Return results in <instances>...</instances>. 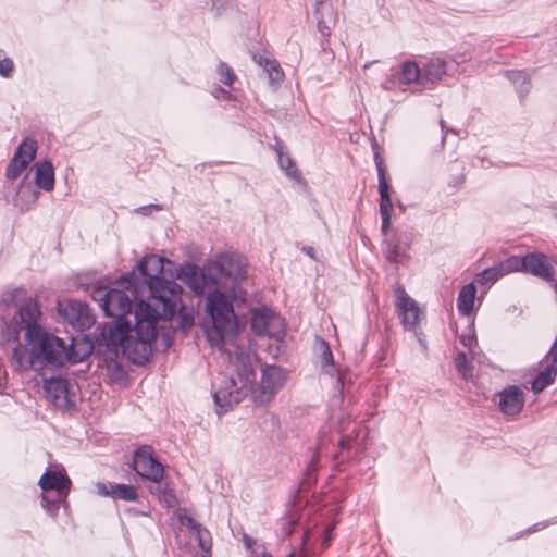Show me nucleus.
<instances>
[{
  "label": "nucleus",
  "instance_id": "obj_44",
  "mask_svg": "<svg viewBox=\"0 0 557 557\" xmlns=\"http://www.w3.org/2000/svg\"><path fill=\"white\" fill-rule=\"evenodd\" d=\"M20 352H21V350L18 348H16L13 354L14 358H17V357L20 358Z\"/></svg>",
  "mask_w": 557,
  "mask_h": 557
},
{
  "label": "nucleus",
  "instance_id": "obj_24",
  "mask_svg": "<svg viewBox=\"0 0 557 557\" xmlns=\"http://www.w3.org/2000/svg\"><path fill=\"white\" fill-rule=\"evenodd\" d=\"M274 150L278 157L280 166L286 172V174L294 178H300V172L297 169L293 159L285 152V146L282 140L276 139Z\"/></svg>",
  "mask_w": 557,
  "mask_h": 557
},
{
  "label": "nucleus",
  "instance_id": "obj_21",
  "mask_svg": "<svg viewBox=\"0 0 557 557\" xmlns=\"http://www.w3.org/2000/svg\"><path fill=\"white\" fill-rule=\"evenodd\" d=\"M35 170L36 185L46 191L52 190L54 187V172L51 162L42 161L36 163Z\"/></svg>",
  "mask_w": 557,
  "mask_h": 557
},
{
  "label": "nucleus",
  "instance_id": "obj_10",
  "mask_svg": "<svg viewBox=\"0 0 557 557\" xmlns=\"http://www.w3.org/2000/svg\"><path fill=\"white\" fill-rule=\"evenodd\" d=\"M58 312L69 324L81 331L89 329L95 322L90 308L78 300H60L58 302Z\"/></svg>",
  "mask_w": 557,
  "mask_h": 557
},
{
  "label": "nucleus",
  "instance_id": "obj_4",
  "mask_svg": "<svg viewBox=\"0 0 557 557\" xmlns=\"http://www.w3.org/2000/svg\"><path fill=\"white\" fill-rule=\"evenodd\" d=\"M207 311L213 327L207 331V338L213 346L223 343L224 334L235 330L237 322L230 297L220 290L207 296Z\"/></svg>",
  "mask_w": 557,
  "mask_h": 557
},
{
  "label": "nucleus",
  "instance_id": "obj_42",
  "mask_svg": "<svg viewBox=\"0 0 557 557\" xmlns=\"http://www.w3.org/2000/svg\"><path fill=\"white\" fill-rule=\"evenodd\" d=\"M3 379H4V370L0 367V387L2 386Z\"/></svg>",
  "mask_w": 557,
  "mask_h": 557
},
{
  "label": "nucleus",
  "instance_id": "obj_27",
  "mask_svg": "<svg viewBox=\"0 0 557 557\" xmlns=\"http://www.w3.org/2000/svg\"><path fill=\"white\" fill-rule=\"evenodd\" d=\"M557 375V364L548 363L543 371H541L532 383V391L537 394L550 385Z\"/></svg>",
  "mask_w": 557,
  "mask_h": 557
},
{
  "label": "nucleus",
  "instance_id": "obj_33",
  "mask_svg": "<svg viewBox=\"0 0 557 557\" xmlns=\"http://www.w3.org/2000/svg\"><path fill=\"white\" fill-rule=\"evenodd\" d=\"M502 274L506 275L516 271H523V258L512 256L506 259L504 262L497 264Z\"/></svg>",
  "mask_w": 557,
  "mask_h": 557
},
{
  "label": "nucleus",
  "instance_id": "obj_41",
  "mask_svg": "<svg viewBox=\"0 0 557 557\" xmlns=\"http://www.w3.org/2000/svg\"><path fill=\"white\" fill-rule=\"evenodd\" d=\"M351 443H352V437L348 436V435L347 436H343L339 440V446H341L342 449L351 447Z\"/></svg>",
  "mask_w": 557,
  "mask_h": 557
},
{
  "label": "nucleus",
  "instance_id": "obj_18",
  "mask_svg": "<svg viewBox=\"0 0 557 557\" xmlns=\"http://www.w3.org/2000/svg\"><path fill=\"white\" fill-rule=\"evenodd\" d=\"M96 488L99 495L113 499L134 502L138 498L137 490L133 485L99 482Z\"/></svg>",
  "mask_w": 557,
  "mask_h": 557
},
{
  "label": "nucleus",
  "instance_id": "obj_22",
  "mask_svg": "<svg viewBox=\"0 0 557 557\" xmlns=\"http://www.w3.org/2000/svg\"><path fill=\"white\" fill-rule=\"evenodd\" d=\"M182 524L188 527L193 531V535L197 539L199 547L205 552L209 553L211 549V536L207 529L196 522L191 517H183L181 519Z\"/></svg>",
  "mask_w": 557,
  "mask_h": 557
},
{
  "label": "nucleus",
  "instance_id": "obj_23",
  "mask_svg": "<svg viewBox=\"0 0 557 557\" xmlns=\"http://www.w3.org/2000/svg\"><path fill=\"white\" fill-rule=\"evenodd\" d=\"M476 288L473 283L465 285L457 299V308L462 315H469L474 306Z\"/></svg>",
  "mask_w": 557,
  "mask_h": 557
},
{
  "label": "nucleus",
  "instance_id": "obj_28",
  "mask_svg": "<svg viewBox=\"0 0 557 557\" xmlns=\"http://www.w3.org/2000/svg\"><path fill=\"white\" fill-rule=\"evenodd\" d=\"M400 81L404 84H422V72L416 62L406 61L401 64Z\"/></svg>",
  "mask_w": 557,
  "mask_h": 557
},
{
  "label": "nucleus",
  "instance_id": "obj_19",
  "mask_svg": "<svg viewBox=\"0 0 557 557\" xmlns=\"http://www.w3.org/2000/svg\"><path fill=\"white\" fill-rule=\"evenodd\" d=\"M314 14L318 20V28L322 36H330L336 20L331 4L326 0H315Z\"/></svg>",
  "mask_w": 557,
  "mask_h": 557
},
{
  "label": "nucleus",
  "instance_id": "obj_37",
  "mask_svg": "<svg viewBox=\"0 0 557 557\" xmlns=\"http://www.w3.org/2000/svg\"><path fill=\"white\" fill-rule=\"evenodd\" d=\"M321 348H322V368L326 373H332L334 369V361H333V355L330 349V346L326 344V342H321Z\"/></svg>",
  "mask_w": 557,
  "mask_h": 557
},
{
  "label": "nucleus",
  "instance_id": "obj_40",
  "mask_svg": "<svg viewBox=\"0 0 557 557\" xmlns=\"http://www.w3.org/2000/svg\"><path fill=\"white\" fill-rule=\"evenodd\" d=\"M547 358L552 359V362L550 363H555L557 364V336H556V339L548 352V356Z\"/></svg>",
  "mask_w": 557,
  "mask_h": 557
},
{
  "label": "nucleus",
  "instance_id": "obj_26",
  "mask_svg": "<svg viewBox=\"0 0 557 557\" xmlns=\"http://www.w3.org/2000/svg\"><path fill=\"white\" fill-rule=\"evenodd\" d=\"M422 72V84L440 81L446 74V63L442 60H432L425 64Z\"/></svg>",
  "mask_w": 557,
  "mask_h": 557
},
{
  "label": "nucleus",
  "instance_id": "obj_3",
  "mask_svg": "<svg viewBox=\"0 0 557 557\" xmlns=\"http://www.w3.org/2000/svg\"><path fill=\"white\" fill-rule=\"evenodd\" d=\"M148 319L152 320L153 335L151 338H148L149 352L145 358H137L135 355L137 348H139V344L145 341V330L139 332L138 329V317H137V307L135 308V326H134V335L131 334V322L125 318H115L112 322L106 323L101 331V336L108 346L119 347L121 346L124 355L134 363V364H144L147 362L152 355V343L157 338V323L161 320V317H149Z\"/></svg>",
  "mask_w": 557,
  "mask_h": 557
},
{
  "label": "nucleus",
  "instance_id": "obj_25",
  "mask_svg": "<svg viewBox=\"0 0 557 557\" xmlns=\"http://www.w3.org/2000/svg\"><path fill=\"white\" fill-rule=\"evenodd\" d=\"M261 382L276 394L285 382L284 372L280 367L268 366L262 370Z\"/></svg>",
  "mask_w": 557,
  "mask_h": 557
},
{
  "label": "nucleus",
  "instance_id": "obj_39",
  "mask_svg": "<svg viewBox=\"0 0 557 557\" xmlns=\"http://www.w3.org/2000/svg\"><path fill=\"white\" fill-rule=\"evenodd\" d=\"M14 71V63L11 59L4 58L0 61V75L10 77Z\"/></svg>",
  "mask_w": 557,
  "mask_h": 557
},
{
  "label": "nucleus",
  "instance_id": "obj_20",
  "mask_svg": "<svg viewBox=\"0 0 557 557\" xmlns=\"http://www.w3.org/2000/svg\"><path fill=\"white\" fill-rule=\"evenodd\" d=\"M94 350L92 343L85 336H77L72 339L70 346H66V362L77 363L85 360Z\"/></svg>",
  "mask_w": 557,
  "mask_h": 557
},
{
  "label": "nucleus",
  "instance_id": "obj_31",
  "mask_svg": "<svg viewBox=\"0 0 557 557\" xmlns=\"http://www.w3.org/2000/svg\"><path fill=\"white\" fill-rule=\"evenodd\" d=\"M260 64L263 66L264 72H267L271 84H278L283 81L284 73L277 61L264 59L260 60Z\"/></svg>",
  "mask_w": 557,
  "mask_h": 557
},
{
  "label": "nucleus",
  "instance_id": "obj_38",
  "mask_svg": "<svg viewBox=\"0 0 557 557\" xmlns=\"http://www.w3.org/2000/svg\"><path fill=\"white\" fill-rule=\"evenodd\" d=\"M379 172V194L381 196H387L392 194V186L387 182L386 173L383 166H377Z\"/></svg>",
  "mask_w": 557,
  "mask_h": 557
},
{
  "label": "nucleus",
  "instance_id": "obj_6",
  "mask_svg": "<svg viewBox=\"0 0 557 557\" xmlns=\"http://www.w3.org/2000/svg\"><path fill=\"white\" fill-rule=\"evenodd\" d=\"M24 296L25 290L21 288L7 294V297L18 307L17 321L21 327L25 330V338L28 341L29 338H36L44 329L40 324L41 311L39 304L35 299H28L22 304Z\"/></svg>",
  "mask_w": 557,
  "mask_h": 557
},
{
  "label": "nucleus",
  "instance_id": "obj_2",
  "mask_svg": "<svg viewBox=\"0 0 557 557\" xmlns=\"http://www.w3.org/2000/svg\"><path fill=\"white\" fill-rule=\"evenodd\" d=\"M255 379L256 373L248 358L237 357L235 373L228 379H224L213 394L219 413L225 412L239 404L249 394L256 405L264 406L271 403L275 393L261 381L253 388Z\"/></svg>",
  "mask_w": 557,
  "mask_h": 557
},
{
  "label": "nucleus",
  "instance_id": "obj_11",
  "mask_svg": "<svg viewBox=\"0 0 557 557\" xmlns=\"http://www.w3.org/2000/svg\"><path fill=\"white\" fill-rule=\"evenodd\" d=\"M250 324L252 331L260 336L280 339L285 334L284 320L269 309L255 311Z\"/></svg>",
  "mask_w": 557,
  "mask_h": 557
},
{
  "label": "nucleus",
  "instance_id": "obj_43",
  "mask_svg": "<svg viewBox=\"0 0 557 557\" xmlns=\"http://www.w3.org/2000/svg\"><path fill=\"white\" fill-rule=\"evenodd\" d=\"M305 250H306V252H307L309 256L313 257V248H312V247L305 248Z\"/></svg>",
  "mask_w": 557,
  "mask_h": 557
},
{
  "label": "nucleus",
  "instance_id": "obj_36",
  "mask_svg": "<svg viewBox=\"0 0 557 557\" xmlns=\"http://www.w3.org/2000/svg\"><path fill=\"white\" fill-rule=\"evenodd\" d=\"M216 71H218L220 81L226 86H232V84L236 79V75H235L233 69L230 67L226 63L220 62Z\"/></svg>",
  "mask_w": 557,
  "mask_h": 557
},
{
  "label": "nucleus",
  "instance_id": "obj_35",
  "mask_svg": "<svg viewBox=\"0 0 557 557\" xmlns=\"http://www.w3.org/2000/svg\"><path fill=\"white\" fill-rule=\"evenodd\" d=\"M455 367L457 371L465 377L468 379L472 376V368L467 359V355L465 352H459L455 358Z\"/></svg>",
  "mask_w": 557,
  "mask_h": 557
},
{
  "label": "nucleus",
  "instance_id": "obj_15",
  "mask_svg": "<svg viewBox=\"0 0 557 557\" xmlns=\"http://www.w3.org/2000/svg\"><path fill=\"white\" fill-rule=\"evenodd\" d=\"M36 152L37 141L35 139L26 138L23 140L7 168V177L16 180L35 159Z\"/></svg>",
  "mask_w": 557,
  "mask_h": 557
},
{
  "label": "nucleus",
  "instance_id": "obj_1",
  "mask_svg": "<svg viewBox=\"0 0 557 557\" xmlns=\"http://www.w3.org/2000/svg\"><path fill=\"white\" fill-rule=\"evenodd\" d=\"M138 271L145 277L150 296L148 299L139 300L137 304V317L139 332L145 330V341L137 348V358H145L149 352L148 338L153 335L152 320L149 317H161L163 320L171 319L175 311L181 286L173 281H164L160 277L163 272V258L151 255L141 259L137 265Z\"/></svg>",
  "mask_w": 557,
  "mask_h": 557
},
{
  "label": "nucleus",
  "instance_id": "obj_9",
  "mask_svg": "<svg viewBox=\"0 0 557 557\" xmlns=\"http://www.w3.org/2000/svg\"><path fill=\"white\" fill-rule=\"evenodd\" d=\"M215 268L222 277L231 280L234 284L245 277V264L238 256L221 255L215 261ZM231 298L234 301H244L245 293L236 285H233Z\"/></svg>",
  "mask_w": 557,
  "mask_h": 557
},
{
  "label": "nucleus",
  "instance_id": "obj_45",
  "mask_svg": "<svg viewBox=\"0 0 557 557\" xmlns=\"http://www.w3.org/2000/svg\"><path fill=\"white\" fill-rule=\"evenodd\" d=\"M286 557H295V554L294 553H290L288 556Z\"/></svg>",
  "mask_w": 557,
  "mask_h": 557
},
{
  "label": "nucleus",
  "instance_id": "obj_12",
  "mask_svg": "<svg viewBox=\"0 0 557 557\" xmlns=\"http://www.w3.org/2000/svg\"><path fill=\"white\" fill-rule=\"evenodd\" d=\"M136 473L144 479L159 483L163 479V466L157 460L150 446L139 447L133 458Z\"/></svg>",
  "mask_w": 557,
  "mask_h": 557
},
{
  "label": "nucleus",
  "instance_id": "obj_17",
  "mask_svg": "<svg viewBox=\"0 0 557 557\" xmlns=\"http://www.w3.org/2000/svg\"><path fill=\"white\" fill-rule=\"evenodd\" d=\"M499 410L505 416L518 414L524 406V394L518 386L510 385L499 393Z\"/></svg>",
  "mask_w": 557,
  "mask_h": 557
},
{
  "label": "nucleus",
  "instance_id": "obj_8",
  "mask_svg": "<svg viewBox=\"0 0 557 557\" xmlns=\"http://www.w3.org/2000/svg\"><path fill=\"white\" fill-rule=\"evenodd\" d=\"M70 478L62 471L47 470L39 479L38 485L42 492L54 491L57 498L50 500L47 494L41 495L44 506L50 510L58 509L59 503L65 499L71 488Z\"/></svg>",
  "mask_w": 557,
  "mask_h": 557
},
{
  "label": "nucleus",
  "instance_id": "obj_14",
  "mask_svg": "<svg viewBox=\"0 0 557 557\" xmlns=\"http://www.w3.org/2000/svg\"><path fill=\"white\" fill-rule=\"evenodd\" d=\"M557 261L542 252H531L523 257V271L553 281L556 275Z\"/></svg>",
  "mask_w": 557,
  "mask_h": 557
},
{
  "label": "nucleus",
  "instance_id": "obj_30",
  "mask_svg": "<svg viewBox=\"0 0 557 557\" xmlns=\"http://www.w3.org/2000/svg\"><path fill=\"white\" fill-rule=\"evenodd\" d=\"M506 77L517 85L518 92L524 96L530 90V78L523 71H507Z\"/></svg>",
  "mask_w": 557,
  "mask_h": 557
},
{
  "label": "nucleus",
  "instance_id": "obj_46",
  "mask_svg": "<svg viewBox=\"0 0 557 557\" xmlns=\"http://www.w3.org/2000/svg\"><path fill=\"white\" fill-rule=\"evenodd\" d=\"M262 557H271L270 555H263Z\"/></svg>",
  "mask_w": 557,
  "mask_h": 557
},
{
  "label": "nucleus",
  "instance_id": "obj_13",
  "mask_svg": "<svg viewBox=\"0 0 557 557\" xmlns=\"http://www.w3.org/2000/svg\"><path fill=\"white\" fill-rule=\"evenodd\" d=\"M44 391L47 399L55 407L70 409L75 405L73 385L63 377H51L45 380Z\"/></svg>",
  "mask_w": 557,
  "mask_h": 557
},
{
  "label": "nucleus",
  "instance_id": "obj_34",
  "mask_svg": "<svg viewBox=\"0 0 557 557\" xmlns=\"http://www.w3.org/2000/svg\"><path fill=\"white\" fill-rule=\"evenodd\" d=\"M406 250L407 247L405 246L389 243L385 250V256L387 260L391 262H401L405 257Z\"/></svg>",
  "mask_w": 557,
  "mask_h": 557
},
{
  "label": "nucleus",
  "instance_id": "obj_5",
  "mask_svg": "<svg viewBox=\"0 0 557 557\" xmlns=\"http://www.w3.org/2000/svg\"><path fill=\"white\" fill-rule=\"evenodd\" d=\"M139 284L135 273L123 276L117 282V287L111 288L100 294L101 307L107 315L113 318H124L125 314L131 313L132 299L137 300Z\"/></svg>",
  "mask_w": 557,
  "mask_h": 557
},
{
  "label": "nucleus",
  "instance_id": "obj_16",
  "mask_svg": "<svg viewBox=\"0 0 557 557\" xmlns=\"http://www.w3.org/2000/svg\"><path fill=\"white\" fill-rule=\"evenodd\" d=\"M396 311L405 327L414 329L419 323L421 311L418 304L409 297L404 287L396 289Z\"/></svg>",
  "mask_w": 557,
  "mask_h": 557
},
{
  "label": "nucleus",
  "instance_id": "obj_29",
  "mask_svg": "<svg viewBox=\"0 0 557 557\" xmlns=\"http://www.w3.org/2000/svg\"><path fill=\"white\" fill-rule=\"evenodd\" d=\"M393 203L391 195L380 197V214L382 218V232L387 234L391 226Z\"/></svg>",
  "mask_w": 557,
  "mask_h": 557
},
{
  "label": "nucleus",
  "instance_id": "obj_32",
  "mask_svg": "<svg viewBox=\"0 0 557 557\" xmlns=\"http://www.w3.org/2000/svg\"><path fill=\"white\" fill-rule=\"evenodd\" d=\"M504 276L498 268V265L491 267L488 269H485L481 273L476 275L475 281L480 285H485L490 283H495L498 278Z\"/></svg>",
  "mask_w": 557,
  "mask_h": 557
},
{
  "label": "nucleus",
  "instance_id": "obj_7",
  "mask_svg": "<svg viewBox=\"0 0 557 557\" xmlns=\"http://www.w3.org/2000/svg\"><path fill=\"white\" fill-rule=\"evenodd\" d=\"M27 342L38 359L54 366H63L66 362L69 355L65 343L45 330L39 332L36 338H29Z\"/></svg>",
  "mask_w": 557,
  "mask_h": 557
}]
</instances>
